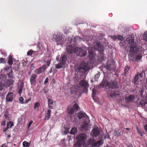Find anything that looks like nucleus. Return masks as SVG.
Listing matches in <instances>:
<instances>
[{
	"mask_svg": "<svg viewBox=\"0 0 147 147\" xmlns=\"http://www.w3.org/2000/svg\"><path fill=\"white\" fill-rule=\"evenodd\" d=\"M126 40L128 44L130 45V51L135 53H137L138 51V48L137 47L136 42H135L134 39L131 37L127 38Z\"/></svg>",
	"mask_w": 147,
	"mask_h": 147,
	"instance_id": "nucleus-1",
	"label": "nucleus"
},
{
	"mask_svg": "<svg viewBox=\"0 0 147 147\" xmlns=\"http://www.w3.org/2000/svg\"><path fill=\"white\" fill-rule=\"evenodd\" d=\"M88 68V65L87 63L82 62L80 64L75 67V71L80 74H82L86 71Z\"/></svg>",
	"mask_w": 147,
	"mask_h": 147,
	"instance_id": "nucleus-2",
	"label": "nucleus"
},
{
	"mask_svg": "<svg viewBox=\"0 0 147 147\" xmlns=\"http://www.w3.org/2000/svg\"><path fill=\"white\" fill-rule=\"evenodd\" d=\"M87 138L86 135L84 134H81L78 136L77 137L78 143L75 144L74 145V147H78L77 145H85V141Z\"/></svg>",
	"mask_w": 147,
	"mask_h": 147,
	"instance_id": "nucleus-3",
	"label": "nucleus"
},
{
	"mask_svg": "<svg viewBox=\"0 0 147 147\" xmlns=\"http://www.w3.org/2000/svg\"><path fill=\"white\" fill-rule=\"evenodd\" d=\"M79 106L76 103H75L74 106H69L67 108V111L69 115L73 114L74 112L78 110Z\"/></svg>",
	"mask_w": 147,
	"mask_h": 147,
	"instance_id": "nucleus-4",
	"label": "nucleus"
},
{
	"mask_svg": "<svg viewBox=\"0 0 147 147\" xmlns=\"http://www.w3.org/2000/svg\"><path fill=\"white\" fill-rule=\"evenodd\" d=\"M79 85L81 87L84 88L83 92L87 94L89 86L88 82L86 80H83L80 81L79 82Z\"/></svg>",
	"mask_w": 147,
	"mask_h": 147,
	"instance_id": "nucleus-5",
	"label": "nucleus"
},
{
	"mask_svg": "<svg viewBox=\"0 0 147 147\" xmlns=\"http://www.w3.org/2000/svg\"><path fill=\"white\" fill-rule=\"evenodd\" d=\"M120 92L119 91H113L112 90H109L107 93L108 97L109 98L113 99L118 96L119 95Z\"/></svg>",
	"mask_w": 147,
	"mask_h": 147,
	"instance_id": "nucleus-6",
	"label": "nucleus"
},
{
	"mask_svg": "<svg viewBox=\"0 0 147 147\" xmlns=\"http://www.w3.org/2000/svg\"><path fill=\"white\" fill-rule=\"evenodd\" d=\"M76 52L81 57H84L85 56L87 53L86 50L85 49L76 47Z\"/></svg>",
	"mask_w": 147,
	"mask_h": 147,
	"instance_id": "nucleus-7",
	"label": "nucleus"
},
{
	"mask_svg": "<svg viewBox=\"0 0 147 147\" xmlns=\"http://www.w3.org/2000/svg\"><path fill=\"white\" fill-rule=\"evenodd\" d=\"M74 117H77L80 119L82 118H84V119H89V117L86 113L81 111L76 113L74 115Z\"/></svg>",
	"mask_w": 147,
	"mask_h": 147,
	"instance_id": "nucleus-8",
	"label": "nucleus"
},
{
	"mask_svg": "<svg viewBox=\"0 0 147 147\" xmlns=\"http://www.w3.org/2000/svg\"><path fill=\"white\" fill-rule=\"evenodd\" d=\"M105 67L107 70L114 71L115 69V65L113 62H108L107 65H105Z\"/></svg>",
	"mask_w": 147,
	"mask_h": 147,
	"instance_id": "nucleus-9",
	"label": "nucleus"
},
{
	"mask_svg": "<svg viewBox=\"0 0 147 147\" xmlns=\"http://www.w3.org/2000/svg\"><path fill=\"white\" fill-rule=\"evenodd\" d=\"M53 40L57 42V45L60 44V42L63 38L62 36L60 34H55L53 36Z\"/></svg>",
	"mask_w": 147,
	"mask_h": 147,
	"instance_id": "nucleus-10",
	"label": "nucleus"
},
{
	"mask_svg": "<svg viewBox=\"0 0 147 147\" xmlns=\"http://www.w3.org/2000/svg\"><path fill=\"white\" fill-rule=\"evenodd\" d=\"M118 82L117 80H112L109 82V87L111 89L117 88H118Z\"/></svg>",
	"mask_w": 147,
	"mask_h": 147,
	"instance_id": "nucleus-11",
	"label": "nucleus"
},
{
	"mask_svg": "<svg viewBox=\"0 0 147 147\" xmlns=\"http://www.w3.org/2000/svg\"><path fill=\"white\" fill-rule=\"evenodd\" d=\"M76 47L74 45H70L68 46L66 48L67 51L69 53H72L75 52Z\"/></svg>",
	"mask_w": 147,
	"mask_h": 147,
	"instance_id": "nucleus-12",
	"label": "nucleus"
},
{
	"mask_svg": "<svg viewBox=\"0 0 147 147\" xmlns=\"http://www.w3.org/2000/svg\"><path fill=\"white\" fill-rule=\"evenodd\" d=\"M100 133L99 129L98 127H95L92 131L91 135L93 136H98Z\"/></svg>",
	"mask_w": 147,
	"mask_h": 147,
	"instance_id": "nucleus-13",
	"label": "nucleus"
},
{
	"mask_svg": "<svg viewBox=\"0 0 147 147\" xmlns=\"http://www.w3.org/2000/svg\"><path fill=\"white\" fill-rule=\"evenodd\" d=\"M135 99V96L131 94L125 97V100L127 103H129L134 102Z\"/></svg>",
	"mask_w": 147,
	"mask_h": 147,
	"instance_id": "nucleus-14",
	"label": "nucleus"
},
{
	"mask_svg": "<svg viewBox=\"0 0 147 147\" xmlns=\"http://www.w3.org/2000/svg\"><path fill=\"white\" fill-rule=\"evenodd\" d=\"M46 65H43L42 67L35 70L34 72L36 74H39L44 71L46 69Z\"/></svg>",
	"mask_w": 147,
	"mask_h": 147,
	"instance_id": "nucleus-15",
	"label": "nucleus"
},
{
	"mask_svg": "<svg viewBox=\"0 0 147 147\" xmlns=\"http://www.w3.org/2000/svg\"><path fill=\"white\" fill-rule=\"evenodd\" d=\"M37 76V75L34 74L31 75L30 78V82L32 85H35L36 84V79Z\"/></svg>",
	"mask_w": 147,
	"mask_h": 147,
	"instance_id": "nucleus-16",
	"label": "nucleus"
},
{
	"mask_svg": "<svg viewBox=\"0 0 147 147\" xmlns=\"http://www.w3.org/2000/svg\"><path fill=\"white\" fill-rule=\"evenodd\" d=\"M55 102H54L51 98H48V104L49 107L50 109H53L55 107Z\"/></svg>",
	"mask_w": 147,
	"mask_h": 147,
	"instance_id": "nucleus-17",
	"label": "nucleus"
},
{
	"mask_svg": "<svg viewBox=\"0 0 147 147\" xmlns=\"http://www.w3.org/2000/svg\"><path fill=\"white\" fill-rule=\"evenodd\" d=\"M14 82V80L12 79L7 80L4 83V85L6 87H7L12 85Z\"/></svg>",
	"mask_w": 147,
	"mask_h": 147,
	"instance_id": "nucleus-18",
	"label": "nucleus"
},
{
	"mask_svg": "<svg viewBox=\"0 0 147 147\" xmlns=\"http://www.w3.org/2000/svg\"><path fill=\"white\" fill-rule=\"evenodd\" d=\"M96 49L99 51L102 52L104 51L103 46L100 43V42L97 41L96 43Z\"/></svg>",
	"mask_w": 147,
	"mask_h": 147,
	"instance_id": "nucleus-19",
	"label": "nucleus"
},
{
	"mask_svg": "<svg viewBox=\"0 0 147 147\" xmlns=\"http://www.w3.org/2000/svg\"><path fill=\"white\" fill-rule=\"evenodd\" d=\"M13 94L12 92H10L7 94L6 97V100L8 102H11L13 99Z\"/></svg>",
	"mask_w": 147,
	"mask_h": 147,
	"instance_id": "nucleus-20",
	"label": "nucleus"
},
{
	"mask_svg": "<svg viewBox=\"0 0 147 147\" xmlns=\"http://www.w3.org/2000/svg\"><path fill=\"white\" fill-rule=\"evenodd\" d=\"M110 82H109L108 80L106 79H104L100 84L101 86L105 87L108 86L109 87Z\"/></svg>",
	"mask_w": 147,
	"mask_h": 147,
	"instance_id": "nucleus-21",
	"label": "nucleus"
},
{
	"mask_svg": "<svg viewBox=\"0 0 147 147\" xmlns=\"http://www.w3.org/2000/svg\"><path fill=\"white\" fill-rule=\"evenodd\" d=\"M67 60V57L66 56L64 55L61 56L60 59L61 63L65 65L66 61Z\"/></svg>",
	"mask_w": 147,
	"mask_h": 147,
	"instance_id": "nucleus-22",
	"label": "nucleus"
},
{
	"mask_svg": "<svg viewBox=\"0 0 147 147\" xmlns=\"http://www.w3.org/2000/svg\"><path fill=\"white\" fill-rule=\"evenodd\" d=\"M137 104H138L139 106H141L142 107H144L145 105L146 104V101L143 99H141L139 101V100L137 102Z\"/></svg>",
	"mask_w": 147,
	"mask_h": 147,
	"instance_id": "nucleus-23",
	"label": "nucleus"
},
{
	"mask_svg": "<svg viewBox=\"0 0 147 147\" xmlns=\"http://www.w3.org/2000/svg\"><path fill=\"white\" fill-rule=\"evenodd\" d=\"M142 54L141 53H138L137 55H136L135 57V58H134V59H132V60L133 61L135 60L136 61H138V60L141 59H142Z\"/></svg>",
	"mask_w": 147,
	"mask_h": 147,
	"instance_id": "nucleus-24",
	"label": "nucleus"
},
{
	"mask_svg": "<svg viewBox=\"0 0 147 147\" xmlns=\"http://www.w3.org/2000/svg\"><path fill=\"white\" fill-rule=\"evenodd\" d=\"M12 57L13 56L12 55H10L8 60V63L10 66H11L13 63V58Z\"/></svg>",
	"mask_w": 147,
	"mask_h": 147,
	"instance_id": "nucleus-25",
	"label": "nucleus"
},
{
	"mask_svg": "<svg viewBox=\"0 0 147 147\" xmlns=\"http://www.w3.org/2000/svg\"><path fill=\"white\" fill-rule=\"evenodd\" d=\"M102 143L103 142L101 140H99L96 142H95L93 146H94L98 147L99 146L102 145Z\"/></svg>",
	"mask_w": 147,
	"mask_h": 147,
	"instance_id": "nucleus-26",
	"label": "nucleus"
},
{
	"mask_svg": "<svg viewBox=\"0 0 147 147\" xmlns=\"http://www.w3.org/2000/svg\"><path fill=\"white\" fill-rule=\"evenodd\" d=\"M95 140L94 139H89L88 140V144H87L88 145H89L90 144H92V146H94V144L95 143Z\"/></svg>",
	"mask_w": 147,
	"mask_h": 147,
	"instance_id": "nucleus-27",
	"label": "nucleus"
},
{
	"mask_svg": "<svg viewBox=\"0 0 147 147\" xmlns=\"http://www.w3.org/2000/svg\"><path fill=\"white\" fill-rule=\"evenodd\" d=\"M139 79V77L138 76V75L136 74L133 80L135 84H137L138 83V80Z\"/></svg>",
	"mask_w": 147,
	"mask_h": 147,
	"instance_id": "nucleus-28",
	"label": "nucleus"
},
{
	"mask_svg": "<svg viewBox=\"0 0 147 147\" xmlns=\"http://www.w3.org/2000/svg\"><path fill=\"white\" fill-rule=\"evenodd\" d=\"M65 65L61 63H60L56 65V68L57 69H59L63 67Z\"/></svg>",
	"mask_w": 147,
	"mask_h": 147,
	"instance_id": "nucleus-29",
	"label": "nucleus"
},
{
	"mask_svg": "<svg viewBox=\"0 0 147 147\" xmlns=\"http://www.w3.org/2000/svg\"><path fill=\"white\" fill-rule=\"evenodd\" d=\"M77 132V129L76 127H73V128L71 130L70 133V134H74L76 133Z\"/></svg>",
	"mask_w": 147,
	"mask_h": 147,
	"instance_id": "nucleus-30",
	"label": "nucleus"
},
{
	"mask_svg": "<svg viewBox=\"0 0 147 147\" xmlns=\"http://www.w3.org/2000/svg\"><path fill=\"white\" fill-rule=\"evenodd\" d=\"M123 132L122 131H121V130L119 129L117 131H116L115 134L116 136L117 135V136H118L122 134Z\"/></svg>",
	"mask_w": 147,
	"mask_h": 147,
	"instance_id": "nucleus-31",
	"label": "nucleus"
},
{
	"mask_svg": "<svg viewBox=\"0 0 147 147\" xmlns=\"http://www.w3.org/2000/svg\"><path fill=\"white\" fill-rule=\"evenodd\" d=\"M51 112V111L50 110H48L47 115L46 116V118L47 119H49L50 117Z\"/></svg>",
	"mask_w": 147,
	"mask_h": 147,
	"instance_id": "nucleus-32",
	"label": "nucleus"
},
{
	"mask_svg": "<svg viewBox=\"0 0 147 147\" xmlns=\"http://www.w3.org/2000/svg\"><path fill=\"white\" fill-rule=\"evenodd\" d=\"M88 123L86 122L85 121H84L83 123V124L82 125L81 127L86 129L87 127Z\"/></svg>",
	"mask_w": 147,
	"mask_h": 147,
	"instance_id": "nucleus-33",
	"label": "nucleus"
},
{
	"mask_svg": "<svg viewBox=\"0 0 147 147\" xmlns=\"http://www.w3.org/2000/svg\"><path fill=\"white\" fill-rule=\"evenodd\" d=\"M13 125V123L12 122L10 121L7 123V126L9 128H11Z\"/></svg>",
	"mask_w": 147,
	"mask_h": 147,
	"instance_id": "nucleus-34",
	"label": "nucleus"
},
{
	"mask_svg": "<svg viewBox=\"0 0 147 147\" xmlns=\"http://www.w3.org/2000/svg\"><path fill=\"white\" fill-rule=\"evenodd\" d=\"M13 71L11 70L10 72L8 73L7 75L8 76L11 78H14L12 74Z\"/></svg>",
	"mask_w": 147,
	"mask_h": 147,
	"instance_id": "nucleus-35",
	"label": "nucleus"
},
{
	"mask_svg": "<svg viewBox=\"0 0 147 147\" xmlns=\"http://www.w3.org/2000/svg\"><path fill=\"white\" fill-rule=\"evenodd\" d=\"M130 68V67L128 65H126L124 69V73L125 74L128 71Z\"/></svg>",
	"mask_w": 147,
	"mask_h": 147,
	"instance_id": "nucleus-36",
	"label": "nucleus"
},
{
	"mask_svg": "<svg viewBox=\"0 0 147 147\" xmlns=\"http://www.w3.org/2000/svg\"><path fill=\"white\" fill-rule=\"evenodd\" d=\"M40 106V103L39 102H35L34 104V109H36L37 108H38Z\"/></svg>",
	"mask_w": 147,
	"mask_h": 147,
	"instance_id": "nucleus-37",
	"label": "nucleus"
},
{
	"mask_svg": "<svg viewBox=\"0 0 147 147\" xmlns=\"http://www.w3.org/2000/svg\"><path fill=\"white\" fill-rule=\"evenodd\" d=\"M137 74L138 75V76L139 77V79H140V80H141L143 78V73H139Z\"/></svg>",
	"mask_w": 147,
	"mask_h": 147,
	"instance_id": "nucleus-38",
	"label": "nucleus"
},
{
	"mask_svg": "<svg viewBox=\"0 0 147 147\" xmlns=\"http://www.w3.org/2000/svg\"><path fill=\"white\" fill-rule=\"evenodd\" d=\"M117 38L118 39L120 40L121 41H123L124 40L123 37L121 35H117Z\"/></svg>",
	"mask_w": 147,
	"mask_h": 147,
	"instance_id": "nucleus-39",
	"label": "nucleus"
},
{
	"mask_svg": "<svg viewBox=\"0 0 147 147\" xmlns=\"http://www.w3.org/2000/svg\"><path fill=\"white\" fill-rule=\"evenodd\" d=\"M4 115L5 117V119H9V115L8 112H7L5 113L4 114Z\"/></svg>",
	"mask_w": 147,
	"mask_h": 147,
	"instance_id": "nucleus-40",
	"label": "nucleus"
},
{
	"mask_svg": "<svg viewBox=\"0 0 147 147\" xmlns=\"http://www.w3.org/2000/svg\"><path fill=\"white\" fill-rule=\"evenodd\" d=\"M23 145L24 146L29 147V145L26 141H24L23 143Z\"/></svg>",
	"mask_w": 147,
	"mask_h": 147,
	"instance_id": "nucleus-41",
	"label": "nucleus"
},
{
	"mask_svg": "<svg viewBox=\"0 0 147 147\" xmlns=\"http://www.w3.org/2000/svg\"><path fill=\"white\" fill-rule=\"evenodd\" d=\"M34 51L32 50H30L27 52V55L28 56H31Z\"/></svg>",
	"mask_w": 147,
	"mask_h": 147,
	"instance_id": "nucleus-42",
	"label": "nucleus"
},
{
	"mask_svg": "<svg viewBox=\"0 0 147 147\" xmlns=\"http://www.w3.org/2000/svg\"><path fill=\"white\" fill-rule=\"evenodd\" d=\"M143 38L144 40L145 41L147 40V32L144 33Z\"/></svg>",
	"mask_w": 147,
	"mask_h": 147,
	"instance_id": "nucleus-43",
	"label": "nucleus"
},
{
	"mask_svg": "<svg viewBox=\"0 0 147 147\" xmlns=\"http://www.w3.org/2000/svg\"><path fill=\"white\" fill-rule=\"evenodd\" d=\"M5 63V59L3 58H0V63Z\"/></svg>",
	"mask_w": 147,
	"mask_h": 147,
	"instance_id": "nucleus-44",
	"label": "nucleus"
},
{
	"mask_svg": "<svg viewBox=\"0 0 147 147\" xmlns=\"http://www.w3.org/2000/svg\"><path fill=\"white\" fill-rule=\"evenodd\" d=\"M100 76V74H96L94 77V78L95 80L96 81L98 80V78Z\"/></svg>",
	"mask_w": 147,
	"mask_h": 147,
	"instance_id": "nucleus-45",
	"label": "nucleus"
},
{
	"mask_svg": "<svg viewBox=\"0 0 147 147\" xmlns=\"http://www.w3.org/2000/svg\"><path fill=\"white\" fill-rule=\"evenodd\" d=\"M69 130V128L68 127H65L64 132L66 134L68 133Z\"/></svg>",
	"mask_w": 147,
	"mask_h": 147,
	"instance_id": "nucleus-46",
	"label": "nucleus"
},
{
	"mask_svg": "<svg viewBox=\"0 0 147 147\" xmlns=\"http://www.w3.org/2000/svg\"><path fill=\"white\" fill-rule=\"evenodd\" d=\"M19 100L20 101V103H21L23 104V103H24V102H23V101L24 100V99L22 97H20L19 98Z\"/></svg>",
	"mask_w": 147,
	"mask_h": 147,
	"instance_id": "nucleus-47",
	"label": "nucleus"
},
{
	"mask_svg": "<svg viewBox=\"0 0 147 147\" xmlns=\"http://www.w3.org/2000/svg\"><path fill=\"white\" fill-rule=\"evenodd\" d=\"M139 95L142 98L143 94V91L142 90H141L139 91Z\"/></svg>",
	"mask_w": 147,
	"mask_h": 147,
	"instance_id": "nucleus-48",
	"label": "nucleus"
},
{
	"mask_svg": "<svg viewBox=\"0 0 147 147\" xmlns=\"http://www.w3.org/2000/svg\"><path fill=\"white\" fill-rule=\"evenodd\" d=\"M111 37L112 39L114 41H115L116 39H117V35H114L113 36H111Z\"/></svg>",
	"mask_w": 147,
	"mask_h": 147,
	"instance_id": "nucleus-49",
	"label": "nucleus"
},
{
	"mask_svg": "<svg viewBox=\"0 0 147 147\" xmlns=\"http://www.w3.org/2000/svg\"><path fill=\"white\" fill-rule=\"evenodd\" d=\"M11 68V67H6L4 68V70L5 71H8L9 69L10 68Z\"/></svg>",
	"mask_w": 147,
	"mask_h": 147,
	"instance_id": "nucleus-50",
	"label": "nucleus"
},
{
	"mask_svg": "<svg viewBox=\"0 0 147 147\" xmlns=\"http://www.w3.org/2000/svg\"><path fill=\"white\" fill-rule=\"evenodd\" d=\"M100 54L101 55V57H100V59L102 60H103V59H104V54L102 53H101Z\"/></svg>",
	"mask_w": 147,
	"mask_h": 147,
	"instance_id": "nucleus-51",
	"label": "nucleus"
},
{
	"mask_svg": "<svg viewBox=\"0 0 147 147\" xmlns=\"http://www.w3.org/2000/svg\"><path fill=\"white\" fill-rule=\"evenodd\" d=\"M95 90L94 89H93L92 91V95L95 96L96 95Z\"/></svg>",
	"mask_w": 147,
	"mask_h": 147,
	"instance_id": "nucleus-52",
	"label": "nucleus"
},
{
	"mask_svg": "<svg viewBox=\"0 0 147 147\" xmlns=\"http://www.w3.org/2000/svg\"><path fill=\"white\" fill-rule=\"evenodd\" d=\"M49 80V79L48 78H47L46 79H45V80L44 81V84H46L48 82V81Z\"/></svg>",
	"mask_w": 147,
	"mask_h": 147,
	"instance_id": "nucleus-53",
	"label": "nucleus"
},
{
	"mask_svg": "<svg viewBox=\"0 0 147 147\" xmlns=\"http://www.w3.org/2000/svg\"><path fill=\"white\" fill-rule=\"evenodd\" d=\"M33 122L32 121H30V122L29 123L28 126V128H29L30 126H31V125L33 123Z\"/></svg>",
	"mask_w": 147,
	"mask_h": 147,
	"instance_id": "nucleus-54",
	"label": "nucleus"
},
{
	"mask_svg": "<svg viewBox=\"0 0 147 147\" xmlns=\"http://www.w3.org/2000/svg\"><path fill=\"white\" fill-rule=\"evenodd\" d=\"M22 87H21L20 88L19 90L18 93L19 94H21L22 92Z\"/></svg>",
	"mask_w": 147,
	"mask_h": 147,
	"instance_id": "nucleus-55",
	"label": "nucleus"
},
{
	"mask_svg": "<svg viewBox=\"0 0 147 147\" xmlns=\"http://www.w3.org/2000/svg\"><path fill=\"white\" fill-rule=\"evenodd\" d=\"M9 128V127H8L7 126L3 130L4 132H5L6 131H7L8 129Z\"/></svg>",
	"mask_w": 147,
	"mask_h": 147,
	"instance_id": "nucleus-56",
	"label": "nucleus"
},
{
	"mask_svg": "<svg viewBox=\"0 0 147 147\" xmlns=\"http://www.w3.org/2000/svg\"><path fill=\"white\" fill-rule=\"evenodd\" d=\"M5 123V121H3L2 122V125H4Z\"/></svg>",
	"mask_w": 147,
	"mask_h": 147,
	"instance_id": "nucleus-57",
	"label": "nucleus"
},
{
	"mask_svg": "<svg viewBox=\"0 0 147 147\" xmlns=\"http://www.w3.org/2000/svg\"><path fill=\"white\" fill-rule=\"evenodd\" d=\"M3 85L2 84H0V90L3 89Z\"/></svg>",
	"mask_w": 147,
	"mask_h": 147,
	"instance_id": "nucleus-58",
	"label": "nucleus"
},
{
	"mask_svg": "<svg viewBox=\"0 0 147 147\" xmlns=\"http://www.w3.org/2000/svg\"><path fill=\"white\" fill-rule=\"evenodd\" d=\"M144 129L146 131H147V124L146 125L144 126Z\"/></svg>",
	"mask_w": 147,
	"mask_h": 147,
	"instance_id": "nucleus-59",
	"label": "nucleus"
},
{
	"mask_svg": "<svg viewBox=\"0 0 147 147\" xmlns=\"http://www.w3.org/2000/svg\"><path fill=\"white\" fill-rule=\"evenodd\" d=\"M50 64V62L48 61L47 62V66H49Z\"/></svg>",
	"mask_w": 147,
	"mask_h": 147,
	"instance_id": "nucleus-60",
	"label": "nucleus"
},
{
	"mask_svg": "<svg viewBox=\"0 0 147 147\" xmlns=\"http://www.w3.org/2000/svg\"><path fill=\"white\" fill-rule=\"evenodd\" d=\"M30 100V99H28L27 100L25 101V102H24V103H27Z\"/></svg>",
	"mask_w": 147,
	"mask_h": 147,
	"instance_id": "nucleus-61",
	"label": "nucleus"
},
{
	"mask_svg": "<svg viewBox=\"0 0 147 147\" xmlns=\"http://www.w3.org/2000/svg\"><path fill=\"white\" fill-rule=\"evenodd\" d=\"M89 54H92L93 56H94V54L92 52H89Z\"/></svg>",
	"mask_w": 147,
	"mask_h": 147,
	"instance_id": "nucleus-62",
	"label": "nucleus"
},
{
	"mask_svg": "<svg viewBox=\"0 0 147 147\" xmlns=\"http://www.w3.org/2000/svg\"><path fill=\"white\" fill-rule=\"evenodd\" d=\"M108 138L109 139H110V137H109V136L108 135Z\"/></svg>",
	"mask_w": 147,
	"mask_h": 147,
	"instance_id": "nucleus-63",
	"label": "nucleus"
},
{
	"mask_svg": "<svg viewBox=\"0 0 147 147\" xmlns=\"http://www.w3.org/2000/svg\"><path fill=\"white\" fill-rule=\"evenodd\" d=\"M125 129H127V130H129V128H126Z\"/></svg>",
	"mask_w": 147,
	"mask_h": 147,
	"instance_id": "nucleus-64",
	"label": "nucleus"
}]
</instances>
